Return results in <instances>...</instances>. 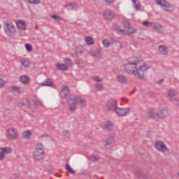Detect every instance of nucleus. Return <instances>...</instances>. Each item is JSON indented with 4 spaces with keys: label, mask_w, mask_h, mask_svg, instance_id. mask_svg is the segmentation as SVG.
Returning a JSON list of instances; mask_svg holds the SVG:
<instances>
[{
    "label": "nucleus",
    "mask_w": 179,
    "mask_h": 179,
    "mask_svg": "<svg viewBox=\"0 0 179 179\" xmlns=\"http://www.w3.org/2000/svg\"><path fill=\"white\" fill-rule=\"evenodd\" d=\"M158 51L161 55H167L169 54V48L164 45H159L158 46Z\"/></svg>",
    "instance_id": "dca6fc26"
},
{
    "label": "nucleus",
    "mask_w": 179,
    "mask_h": 179,
    "mask_svg": "<svg viewBox=\"0 0 179 179\" xmlns=\"http://www.w3.org/2000/svg\"><path fill=\"white\" fill-rule=\"evenodd\" d=\"M169 112H167L166 110H160L159 113H158V120L160 118H166Z\"/></svg>",
    "instance_id": "bb28decb"
},
{
    "label": "nucleus",
    "mask_w": 179,
    "mask_h": 179,
    "mask_svg": "<svg viewBox=\"0 0 179 179\" xmlns=\"http://www.w3.org/2000/svg\"><path fill=\"white\" fill-rule=\"evenodd\" d=\"M155 2L157 5H159L162 9L164 10L165 12H169V13H171V12H174V9H176V7L170 4V3L167 1V0H155Z\"/></svg>",
    "instance_id": "423d86ee"
},
{
    "label": "nucleus",
    "mask_w": 179,
    "mask_h": 179,
    "mask_svg": "<svg viewBox=\"0 0 179 179\" xmlns=\"http://www.w3.org/2000/svg\"><path fill=\"white\" fill-rule=\"evenodd\" d=\"M147 117L151 120H159V112L155 109H150L147 112Z\"/></svg>",
    "instance_id": "9b49d317"
},
{
    "label": "nucleus",
    "mask_w": 179,
    "mask_h": 179,
    "mask_svg": "<svg viewBox=\"0 0 179 179\" xmlns=\"http://www.w3.org/2000/svg\"><path fill=\"white\" fill-rule=\"evenodd\" d=\"M44 155H45V148L42 143H38L33 152L34 160L38 162L44 159Z\"/></svg>",
    "instance_id": "7ed1b4c3"
},
{
    "label": "nucleus",
    "mask_w": 179,
    "mask_h": 179,
    "mask_svg": "<svg viewBox=\"0 0 179 179\" xmlns=\"http://www.w3.org/2000/svg\"><path fill=\"white\" fill-rule=\"evenodd\" d=\"M54 85V82L51 80V79H46L44 82L41 83L42 86H48V87H52V85Z\"/></svg>",
    "instance_id": "5701e85b"
},
{
    "label": "nucleus",
    "mask_w": 179,
    "mask_h": 179,
    "mask_svg": "<svg viewBox=\"0 0 179 179\" xmlns=\"http://www.w3.org/2000/svg\"><path fill=\"white\" fill-rule=\"evenodd\" d=\"M67 103L69 110L71 113H75L78 107H80V108H85L86 107V99L82 96H72L68 100Z\"/></svg>",
    "instance_id": "f03ea898"
},
{
    "label": "nucleus",
    "mask_w": 179,
    "mask_h": 179,
    "mask_svg": "<svg viewBox=\"0 0 179 179\" xmlns=\"http://www.w3.org/2000/svg\"><path fill=\"white\" fill-rule=\"evenodd\" d=\"M117 81L121 85H127L128 83V78L122 75H118L117 76Z\"/></svg>",
    "instance_id": "a211bd4d"
},
{
    "label": "nucleus",
    "mask_w": 179,
    "mask_h": 179,
    "mask_svg": "<svg viewBox=\"0 0 179 179\" xmlns=\"http://www.w3.org/2000/svg\"><path fill=\"white\" fill-rule=\"evenodd\" d=\"M147 95L148 96V97H155V92H150L147 94Z\"/></svg>",
    "instance_id": "3c124183"
},
{
    "label": "nucleus",
    "mask_w": 179,
    "mask_h": 179,
    "mask_svg": "<svg viewBox=\"0 0 179 179\" xmlns=\"http://www.w3.org/2000/svg\"><path fill=\"white\" fill-rule=\"evenodd\" d=\"M20 82L23 85H29L30 83V77L27 75H22L20 76Z\"/></svg>",
    "instance_id": "aec40b11"
},
{
    "label": "nucleus",
    "mask_w": 179,
    "mask_h": 179,
    "mask_svg": "<svg viewBox=\"0 0 179 179\" xmlns=\"http://www.w3.org/2000/svg\"><path fill=\"white\" fill-rule=\"evenodd\" d=\"M56 66L59 71H66L68 69V66L64 64H57Z\"/></svg>",
    "instance_id": "473e14b6"
},
{
    "label": "nucleus",
    "mask_w": 179,
    "mask_h": 179,
    "mask_svg": "<svg viewBox=\"0 0 179 179\" xmlns=\"http://www.w3.org/2000/svg\"><path fill=\"white\" fill-rule=\"evenodd\" d=\"M91 55L92 57H94L95 58H101V55H100V50H99L91 53Z\"/></svg>",
    "instance_id": "c9c22d12"
},
{
    "label": "nucleus",
    "mask_w": 179,
    "mask_h": 179,
    "mask_svg": "<svg viewBox=\"0 0 179 179\" xmlns=\"http://www.w3.org/2000/svg\"><path fill=\"white\" fill-rule=\"evenodd\" d=\"M84 51L85 49L82 46L78 45L76 47V55H79V54H82Z\"/></svg>",
    "instance_id": "72a5a7b5"
},
{
    "label": "nucleus",
    "mask_w": 179,
    "mask_h": 179,
    "mask_svg": "<svg viewBox=\"0 0 179 179\" xmlns=\"http://www.w3.org/2000/svg\"><path fill=\"white\" fill-rule=\"evenodd\" d=\"M104 2H106V5L111 6L113 5V3L114 2V0H103Z\"/></svg>",
    "instance_id": "8fccbe9b"
},
{
    "label": "nucleus",
    "mask_w": 179,
    "mask_h": 179,
    "mask_svg": "<svg viewBox=\"0 0 179 179\" xmlns=\"http://www.w3.org/2000/svg\"><path fill=\"white\" fill-rule=\"evenodd\" d=\"M4 31L8 37H13L16 33L15 25L10 21H5L3 23Z\"/></svg>",
    "instance_id": "39448f33"
},
{
    "label": "nucleus",
    "mask_w": 179,
    "mask_h": 179,
    "mask_svg": "<svg viewBox=\"0 0 179 179\" xmlns=\"http://www.w3.org/2000/svg\"><path fill=\"white\" fill-rule=\"evenodd\" d=\"M39 138H40L41 139H43V138H48V135H47V134H42V135H41V136H39Z\"/></svg>",
    "instance_id": "603ef678"
},
{
    "label": "nucleus",
    "mask_w": 179,
    "mask_h": 179,
    "mask_svg": "<svg viewBox=\"0 0 179 179\" xmlns=\"http://www.w3.org/2000/svg\"><path fill=\"white\" fill-rule=\"evenodd\" d=\"M143 26H145V27H152L153 23L150 22L149 21H145L143 22Z\"/></svg>",
    "instance_id": "ea45409f"
},
{
    "label": "nucleus",
    "mask_w": 179,
    "mask_h": 179,
    "mask_svg": "<svg viewBox=\"0 0 179 179\" xmlns=\"http://www.w3.org/2000/svg\"><path fill=\"white\" fill-rule=\"evenodd\" d=\"M66 170H67V171H69V173L71 174H75L76 173L75 171L71 168V165L69 164L66 165Z\"/></svg>",
    "instance_id": "58836bf2"
},
{
    "label": "nucleus",
    "mask_w": 179,
    "mask_h": 179,
    "mask_svg": "<svg viewBox=\"0 0 179 179\" xmlns=\"http://www.w3.org/2000/svg\"><path fill=\"white\" fill-rule=\"evenodd\" d=\"M25 48L27 50V51H33V46H31V45L29 44V43H26L25 44Z\"/></svg>",
    "instance_id": "a18cd8bd"
},
{
    "label": "nucleus",
    "mask_w": 179,
    "mask_h": 179,
    "mask_svg": "<svg viewBox=\"0 0 179 179\" xmlns=\"http://www.w3.org/2000/svg\"><path fill=\"white\" fill-rule=\"evenodd\" d=\"M85 43L87 45H93V44H94V40H93V38L91 36H86Z\"/></svg>",
    "instance_id": "c85d7f7f"
},
{
    "label": "nucleus",
    "mask_w": 179,
    "mask_h": 179,
    "mask_svg": "<svg viewBox=\"0 0 179 179\" xmlns=\"http://www.w3.org/2000/svg\"><path fill=\"white\" fill-rule=\"evenodd\" d=\"M101 128L108 129V131H113L114 129V124L110 121H106L101 124Z\"/></svg>",
    "instance_id": "2eb2a0df"
},
{
    "label": "nucleus",
    "mask_w": 179,
    "mask_h": 179,
    "mask_svg": "<svg viewBox=\"0 0 179 179\" xmlns=\"http://www.w3.org/2000/svg\"><path fill=\"white\" fill-rule=\"evenodd\" d=\"M6 135L8 139H16L17 138V131L16 129L9 128L6 130Z\"/></svg>",
    "instance_id": "9d476101"
},
{
    "label": "nucleus",
    "mask_w": 179,
    "mask_h": 179,
    "mask_svg": "<svg viewBox=\"0 0 179 179\" xmlns=\"http://www.w3.org/2000/svg\"><path fill=\"white\" fill-rule=\"evenodd\" d=\"M115 31L117 34H125V31L127 29L121 28V26L116 25L115 26Z\"/></svg>",
    "instance_id": "a878e982"
},
{
    "label": "nucleus",
    "mask_w": 179,
    "mask_h": 179,
    "mask_svg": "<svg viewBox=\"0 0 179 179\" xmlns=\"http://www.w3.org/2000/svg\"><path fill=\"white\" fill-rule=\"evenodd\" d=\"M23 106L24 107H29L30 106V101L29 99H23Z\"/></svg>",
    "instance_id": "49530a36"
},
{
    "label": "nucleus",
    "mask_w": 179,
    "mask_h": 179,
    "mask_svg": "<svg viewBox=\"0 0 179 179\" xmlns=\"http://www.w3.org/2000/svg\"><path fill=\"white\" fill-rule=\"evenodd\" d=\"M64 134H66V133H68V131L67 130H64Z\"/></svg>",
    "instance_id": "13d9d810"
},
{
    "label": "nucleus",
    "mask_w": 179,
    "mask_h": 179,
    "mask_svg": "<svg viewBox=\"0 0 179 179\" xmlns=\"http://www.w3.org/2000/svg\"><path fill=\"white\" fill-rule=\"evenodd\" d=\"M4 155H9L12 153V148L10 147L0 148Z\"/></svg>",
    "instance_id": "7c9ffc66"
},
{
    "label": "nucleus",
    "mask_w": 179,
    "mask_h": 179,
    "mask_svg": "<svg viewBox=\"0 0 179 179\" xmlns=\"http://www.w3.org/2000/svg\"><path fill=\"white\" fill-rule=\"evenodd\" d=\"M38 106H41V107H43V106H44V105L43 104V102L41 101H38Z\"/></svg>",
    "instance_id": "5fc2aeb1"
},
{
    "label": "nucleus",
    "mask_w": 179,
    "mask_h": 179,
    "mask_svg": "<svg viewBox=\"0 0 179 179\" xmlns=\"http://www.w3.org/2000/svg\"><path fill=\"white\" fill-rule=\"evenodd\" d=\"M64 8H67V10H78L79 9V4L68 3L64 5Z\"/></svg>",
    "instance_id": "ddd939ff"
},
{
    "label": "nucleus",
    "mask_w": 179,
    "mask_h": 179,
    "mask_svg": "<svg viewBox=\"0 0 179 179\" xmlns=\"http://www.w3.org/2000/svg\"><path fill=\"white\" fill-rule=\"evenodd\" d=\"M17 27L20 29V30H26V23L24 21H18L17 22Z\"/></svg>",
    "instance_id": "b1692460"
},
{
    "label": "nucleus",
    "mask_w": 179,
    "mask_h": 179,
    "mask_svg": "<svg viewBox=\"0 0 179 179\" xmlns=\"http://www.w3.org/2000/svg\"><path fill=\"white\" fill-rule=\"evenodd\" d=\"M90 160H92V162H98L99 160V156L97 155H92L90 157Z\"/></svg>",
    "instance_id": "de8ad7c7"
},
{
    "label": "nucleus",
    "mask_w": 179,
    "mask_h": 179,
    "mask_svg": "<svg viewBox=\"0 0 179 179\" xmlns=\"http://www.w3.org/2000/svg\"><path fill=\"white\" fill-rule=\"evenodd\" d=\"M125 34H134V33H136V29L131 27V26L128 25L127 27L124 28Z\"/></svg>",
    "instance_id": "4be33fe9"
},
{
    "label": "nucleus",
    "mask_w": 179,
    "mask_h": 179,
    "mask_svg": "<svg viewBox=\"0 0 179 179\" xmlns=\"http://www.w3.org/2000/svg\"><path fill=\"white\" fill-rule=\"evenodd\" d=\"M10 90L11 92H17V93H19V94H23V93H24V87H22L12 85L10 87Z\"/></svg>",
    "instance_id": "f3484780"
},
{
    "label": "nucleus",
    "mask_w": 179,
    "mask_h": 179,
    "mask_svg": "<svg viewBox=\"0 0 179 179\" xmlns=\"http://www.w3.org/2000/svg\"><path fill=\"white\" fill-rule=\"evenodd\" d=\"M36 30L38 29V27H37V25L35 27Z\"/></svg>",
    "instance_id": "4d7b16f0"
},
{
    "label": "nucleus",
    "mask_w": 179,
    "mask_h": 179,
    "mask_svg": "<svg viewBox=\"0 0 179 179\" xmlns=\"http://www.w3.org/2000/svg\"><path fill=\"white\" fill-rule=\"evenodd\" d=\"M0 29H1V24H0Z\"/></svg>",
    "instance_id": "bf43d9fd"
},
{
    "label": "nucleus",
    "mask_w": 179,
    "mask_h": 179,
    "mask_svg": "<svg viewBox=\"0 0 179 179\" xmlns=\"http://www.w3.org/2000/svg\"><path fill=\"white\" fill-rule=\"evenodd\" d=\"M131 109L129 108L117 107L115 113L118 117H127Z\"/></svg>",
    "instance_id": "1a4fd4ad"
},
{
    "label": "nucleus",
    "mask_w": 179,
    "mask_h": 179,
    "mask_svg": "<svg viewBox=\"0 0 179 179\" xmlns=\"http://www.w3.org/2000/svg\"><path fill=\"white\" fill-rule=\"evenodd\" d=\"M163 82H164V79H161L157 82V84L160 85L161 83H163Z\"/></svg>",
    "instance_id": "864d4df0"
},
{
    "label": "nucleus",
    "mask_w": 179,
    "mask_h": 179,
    "mask_svg": "<svg viewBox=\"0 0 179 179\" xmlns=\"http://www.w3.org/2000/svg\"><path fill=\"white\" fill-rule=\"evenodd\" d=\"M142 62H143V61L138 63V66L136 70V76L137 75L138 78H139V79H141V80H146L144 73L145 72H146V71H148V69H150V67L145 63L142 64Z\"/></svg>",
    "instance_id": "20e7f679"
},
{
    "label": "nucleus",
    "mask_w": 179,
    "mask_h": 179,
    "mask_svg": "<svg viewBox=\"0 0 179 179\" xmlns=\"http://www.w3.org/2000/svg\"><path fill=\"white\" fill-rule=\"evenodd\" d=\"M102 44L104 48H108V47L111 45V43H110L107 39L102 41Z\"/></svg>",
    "instance_id": "e433bc0d"
},
{
    "label": "nucleus",
    "mask_w": 179,
    "mask_h": 179,
    "mask_svg": "<svg viewBox=\"0 0 179 179\" xmlns=\"http://www.w3.org/2000/svg\"><path fill=\"white\" fill-rule=\"evenodd\" d=\"M154 148L157 150L158 152H160L161 153H165V152H169V148H167V145L164 143V142L158 140L155 141L154 143Z\"/></svg>",
    "instance_id": "0eeeda50"
},
{
    "label": "nucleus",
    "mask_w": 179,
    "mask_h": 179,
    "mask_svg": "<svg viewBox=\"0 0 179 179\" xmlns=\"http://www.w3.org/2000/svg\"><path fill=\"white\" fill-rule=\"evenodd\" d=\"M168 95L169 96L171 101H173V100L176 99V91H174V90H169L168 91Z\"/></svg>",
    "instance_id": "cd10ccee"
},
{
    "label": "nucleus",
    "mask_w": 179,
    "mask_h": 179,
    "mask_svg": "<svg viewBox=\"0 0 179 179\" xmlns=\"http://www.w3.org/2000/svg\"><path fill=\"white\" fill-rule=\"evenodd\" d=\"M27 2L32 5H38V3H40L41 1L40 0H27Z\"/></svg>",
    "instance_id": "37998d69"
},
{
    "label": "nucleus",
    "mask_w": 179,
    "mask_h": 179,
    "mask_svg": "<svg viewBox=\"0 0 179 179\" xmlns=\"http://www.w3.org/2000/svg\"><path fill=\"white\" fill-rule=\"evenodd\" d=\"M64 62L67 66H72V60H71L69 58H66L64 59Z\"/></svg>",
    "instance_id": "c03bdc74"
},
{
    "label": "nucleus",
    "mask_w": 179,
    "mask_h": 179,
    "mask_svg": "<svg viewBox=\"0 0 179 179\" xmlns=\"http://www.w3.org/2000/svg\"><path fill=\"white\" fill-rule=\"evenodd\" d=\"M5 83H6V82H5L2 78H0V89H2V87L5 86Z\"/></svg>",
    "instance_id": "09e8293b"
},
{
    "label": "nucleus",
    "mask_w": 179,
    "mask_h": 179,
    "mask_svg": "<svg viewBox=\"0 0 179 179\" xmlns=\"http://www.w3.org/2000/svg\"><path fill=\"white\" fill-rule=\"evenodd\" d=\"M113 143H114V137L113 136H110L109 138H108L106 139V141L104 142V148H106V149H109V148H110L111 145H113Z\"/></svg>",
    "instance_id": "6ab92c4d"
},
{
    "label": "nucleus",
    "mask_w": 179,
    "mask_h": 179,
    "mask_svg": "<svg viewBox=\"0 0 179 179\" xmlns=\"http://www.w3.org/2000/svg\"><path fill=\"white\" fill-rule=\"evenodd\" d=\"M152 29H153V30H156L157 33H163V31H164V27L159 22L152 23Z\"/></svg>",
    "instance_id": "f8f14e48"
},
{
    "label": "nucleus",
    "mask_w": 179,
    "mask_h": 179,
    "mask_svg": "<svg viewBox=\"0 0 179 179\" xmlns=\"http://www.w3.org/2000/svg\"><path fill=\"white\" fill-rule=\"evenodd\" d=\"M94 87L98 92H101V90H104V85L100 83H96Z\"/></svg>",
    "instance_id": "f704fd0d"
},
{
    "label": "nucleus",
    "mask_w": 179,
    "mask_h": 179,
    "mask_svg": "<svg viewBox=\"0 0 179 179\" xmlns=\"http://www.w3.org/2000/svg\"><path fill=\"white\" fill-rule=\"evenodd\" d=\"M133 3L134 5V9L136 10H141V2L138 0H133Z\"/></svg>",
    "instance_id": "2f4dec72"
},
{
    "label": "nucleus",
    "mask_w": 179,
    "mask_h": 179,
    "mask_svg": "<svg viewBox=\"0 0 179 179\" xmlns=\"http://www.w3.org/2000/svg\"><path fill=\"white\" fill-rule=\"evenodd\" d=\"M118 108L117 101L115 99H109L106 105V110L110 113H115Z\"/></svg>",
    "instance_id": "6e6552de"
},
{
    "label": "nucleus",
    "mask_w": 179,
    "mask_h": 179,
    "mask_svg": "<svg viewBox=\"0 0 179 179\" xmlns=\"http://www.w3.org/2000/svg\"><path fill=\"white\" fill-rule=\"evenodd\" d=\"M103 16L106 20H111L114 19V12L111 10H106L103 12Z\"/></svg>",
    "instance_id": "4468645a"
},
{
    "label": "nucleus",
    "mask_w": 179,
    "mask_h": 179,
    "mask_svg": "<svg viewBox=\"0 0 179 179\" xmlns=\"http://www.w3.org/2000/svg\"><path fill=\"white\" fill-rule=\"evenodd\" d=\"M92 80H94V82H103V78L98 76H92Z\"/></svg>",
    "instance_id": "a19ab883"
},
{
    "label": "nucleus",
    "mask_w": 179,
    "mask_h": 179,
    "mask_svg": "<svg viewBox=\"0 0 179 179\" xmlns=\"http://www.w3.org/2000/svg\"><path fill=\"white\" fill-rule=\"evenodd\" d=\"M22 137L24 139H30V138H31V131L30 130L24 131L22 133Z\"/></svg>",
    "instance_id": "c756f323"
},
{
    "label": "nucleus",
    "mask_w": 179,
    "mask_h": 179,
    "mask_svg": "<svg viewBox=\"0 0 179 179\" xmlns=\"http://www.w3.org/2000/svg\"><path fill=\"white\" fill-rule=\"evenodd\" d=\"M76 64L80 66V68H83V65H84V63H83V60L82 59H77L76 61Z\"/></svg>",
    "instance_id": "79ce46f5"
},
{
    "label": "nucleus",
    "mask_w": 179,
    "mask_h": 179,
    "mask_svg": "<svg viewBox=\"0 0 179 179\" xmlns=\"http://www.w3.org/2000/svg\"><path fill=\"white\" fill-rule=\"evenodd\" d=\"M50 17L52 19H54L56 22H59L61 20H64V18L61 17V16H57L55 15H50Z\"/></svg>",
    "instance_id": "4c0bfd02"
},
{
    "label": "nucleus",
    "mask_w": 179,
    "mask_h": 179,
    "mask_svg": "<svg viewBox=\"0 0 179 179\" xmlns=\"http://www.w3.org/2000/svg\"><path fill=\"white\" fill-rule=\"evenodd\" d=\"M68 94H69V89H68V87H63L60 92V96L62 99H66L68 97Z\"/></svg>",
    "instance_id": "412c9836"
},
{
    "label": "nucleus",
    "mask_w": 179,
    "mask_h": 179,
    "mask_svg": "<svg viewBox=\"0 0 179 179\" xmlns=\"http://www.w3.org/2000/svg\"><path fill=\"white\" fill-rule=\"evenodd\" d=\"M20 62L22 66H24L25 68H29V66L30 65V62H29V59L26 58H22L20 60Z\"/></svg>",
    "instance_id": "393cba45"
},
{
    "label": "nucleus",
    "mask_w": 179,
    "mask_h": 179,
    "mask_svg": "<svg viewBox=\"0 0 179 179\" xmlns=\"http://www.w3.org/2000/svg\"><path fill=\"white\" fill-rule=\"evenodd\" d=\"M19 104H20L21 106H23V100L22 101H19Z\"/></svg>",
    "instance_id": "6e6d98bb"
},
{
    "label": "nucleus",
    "mask_w": 179,
    "mask_h": 179,
    "mask_svg": "<svg viewBox=\"0 0 179 179\" xmlns=\"http://www.w3.org/2000/svg\"><path fill=\"white\" fill-rule=\"evenodd\" d=\"M140 62H142V60L138 59V57H131L127 60V63L121 66V69L128 75L136 76V69L139 66Z\"/></svg>",
    "instance_id": "f257e3e1"
}]
</instances>
